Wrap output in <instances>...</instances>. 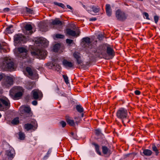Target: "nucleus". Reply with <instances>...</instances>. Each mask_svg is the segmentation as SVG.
<instances>
[{
    "label": "nucleus",
    "mask_w": 160,
    "mask_h": 160,
    "mask_svg": "<svg viewBox=\"0 0 160 160\" xmlns=\"http://www.w3.org/2000/svg\"><path fill=\"white\" fill-rule=\"evenodd\" d=\"M2 67L8 70H12L14 69V63L10 58H5L3 62Z\"/></svg>",
    "instance_id": "nucleus-2"
},
{
    "label": "nucleus",
    "mask_w": 160,
    "mask_h": 160,
    "mask_svg": "<svg viewBox=\"0 0 160 160\" xmlns=\"http://www.w3.org/2000/svg\"><path fill=\"white\" fill-rule=\"evenodd\" d=\"M63 66L67 69L73 68L74 67V64L73 62L64 59L62 62Z\"/></svg>",
    "instance_id": "nucleus-13"
},
{
    "label": "nucleus",
    "mask_w": 160,
    "mask_h": 160,
    "mask_svg": "<svg viewBox=\"0 0 160 160\" xmlns=\"http://www.w3.org/2000/svg\"><path fill=\"white\" fill-rule=\"evenodd\" d=\"M47 66H50L51 67H53L55 65L53 63L51 62H48L47 64Z\"/></svg>",
    "instance_id": "nucleus-50"
},
{
    "label": "nucleus",
    "mask_w": 160,
    "mask_h": 160,
    "mask_svg": "<svg viewBox=\"0 0 160 160\" xmlns=\"http://www.w3.org/2000/svg\"><path fill=\"white\" fill-rule=\"evenodd\" d=\"M106 48V44H102L97 47L96 49L93 50V51L96 56L100 57L101 55H104L105 54Z\"/></svg>",
    "instance_id": "nucleus-4"
},
{
    "label": "nucleus",
    "mask_w": 160,
    "mask_h": 160,
    "mask_svg": "<svg viewBox=\"0 0 160 160\" xmlns=\"http://www.w3.org/2000/svg\"><path fill=\"white\" fill-rule=\"evenodd\" d=\"M97 19L95 18H90L89 19L90 21H95Z\"/></svg>",
    "instance_id": "nucleus-53"
},
{
    "label": "nucleus",
    "mask_w": 160,
    "mask_h": 160,
    "mask_svg": "<svg viewBox=\"0 0 160 160\" xmlns=\"http://www.w3.org/2000/svg\"><path fill=\"white\" fill-rule=\"evenodd\" d=\"M3 77L2 75L0 74V81L2 78Z\"/></svg>",
    "instance_id": "nucleus-56"
},
{
    "label": "nucleus",
    "mask_w": 160,
    "mask_h": 160,
    "mask_svg": "<svg viewBox=\"0 0 160 160\" xmlns=\"http://www.w3.org/2000/svg\"><path fill=\"white\" fill-rule=\"evenodd\" d=\"M81 113V116L82 117H83L84 116V113H83V112L82 113Z\"/></svg>",
    "instance_id": "nucleus-57"
},
{
    "label": "nucleus",
    "mask_w": 160,
    "mask_h": 160,
    "mask_svg": "<svg viewBox=\"0 0 160 160\" xmlns=\"http://www.w3.org/2000/svg\"><path fill=\"white\" fill-rule=\"evenodd\" d=\"M116 16L118 20L121 21L124 20L127 18L125 13L119 9L116 11Z\"/></svg>",
    "instance_id": "nucleus-10"
},
{
    "label": "nucleus",
    "mask_w": 160,
    "mask_h": 160,
    "mask_svg": "<svg viewBox=\"0 0 160 160\" xmlns=\"http://www.w3.org/2000/svg\"><path fill=\"white\" fill-rule=\"evenodd\" d=\"M24 113L25 115L26 116V117H29L31 115V108L28 107H24L23 109Z\"/></svg>",
    "instance_id": "nucleus-20"
},
{
    "label": "nucleus",
    "mask_w": 160,
    "mask_h": 160,
    "mask_svg": "<svg viewBox=\"0 0 160 160\" xmlns=\"http://www.w3.org/2000/svg\"><path fill=\"white\" fill-rule=\"evenodd\" d=\"M60 47V45L59 43L55 44L53 47V50L54 52H58Z\"/></svg>",
    "instance_id": "nucleus-30"
},
{
    "label": "nucleus",
    "mask_w": 160,
    "mask_h": 160,
    "mask_svg": "<svg viewBox=\"0 0 160 160\" xmlns=\"http://www.w3.org/2000/svg\"><path fill=\"white\" fill-rule=\"evenodd\" d=\"M37 44H40L43 47H47L48 44V42L45 38L42 37L38 38L35 41Z\"/></svg>",
    "instance_id": "nucleus-11"
},
{
    "label": "nucleus",
    "mask_w": 160,
    "mask_h": 160,
    "mask_svg": "<svg viewBox=\"0 0 160 160\" xmlns=\"http://www.w3.org/2000/svg\"><path fill=\"white\" fill-rule=\"evenodd\" d=\"M76 108L77 111L80 113H82L84 111V109L81 105H77Z\"/></svg>",
    "instance_id": "nucleus-27"
},
{
    "label": "nucleus",
    "mask_w": 160,
    "mask_h": 160,
    "mask_svg": "<svg viewBox=\"0 0 160 160\" xmlns=\"http://www.w3.org/2000/svg\"><path fill=\"white\" fill-rule=\"evenodd\" d=\"M11 123L13 125H17L19 123V118L17 117L14 118L12 119L11 121Z\"/></svg>",
    "instance_id": "nucleus-29"
},
{
    "label": "nucleus",
    "mask_w": 160,
    "mask_h": 160,
    "mask_svg": "<svg viewBox=\"0 0 160 160\" xmlns=\"http://www.w3.org/2000/svg\"><path fill=\"white\" fill-rule=\"evenodd\" d=\"M19 136L18 138L21 140H23L25 138V135L24 133L20 131L18 133Z\"/></svg>",
    "instance_id": "nucleus-28"
},
{
    "label": "nucleus",
    "mask_w": 160,
    "mask_h": 160,
    "mask_svg": "<svg viewBox=\"0 0 160 160\" xmlns=\"http://www.w3.org/2000/svg\"><path fill=\"white\" fill-rule=\"evenodd\" d=\"M18 51L20 52L19 56L21 58L27 59L28 57L27 55L28 50L26 48L23 47H20L18 48Z\"/></svg>",
    "instance_id": "nucleus-9"
},
{
    "label": "nucleus",
    "mask_w": 160,
    "mask_h": 160,
    "mask_svg": "<svg viewBox=\"0 0 160 160\" xmlns=\"http://www.w3.org/2000/svg\"><path fill=\"white\" fill-rule=\"evenodd\" d=\"M73 56L76 59L77 64H80L82 63V61L81 59V54L80 53L77 52H75L73 54Z\"/></svg>",
    "instance_id": "nucleus-15"
},
{
    "label": "nucleus",
    "mask_w": 160,
    "mask_h": 160,
    "mask_svg": "<svg viewBox=\"0 0 160 160\" xmlns=\"http://www.w3.org/2000/svg\"><path fill=\"white\" fill-rule=\"evenodd\" d=\"M57 90H58V89H58V88H57Z\"/></svg>",
    "instance_id": "nucleus-62"
},
{
    "label": "nucleus",
    "mask_w": 160,
    "mask_h": 160,
    "mask_svg": "<svg viewBox=\"0 0 160 160\" xmlns=\"http://www.w3.org/2000/svg\"><path fill=\"white\" fill-rule=\"evenodd\" d=\"M24 61H25V62H28V60L25 61V60Z\"/></svg>",
    "instance_id": "nucleus-60"
},
{
    "label": "nucleus",
    "mask_w": 160,
    "mask_h": 160,
    "mask_svg": "<svg viewBox=\"0 0 160 160\" xmlns=\"http://www.w3.org/2000/svg\"><path fill=\"white\" fill-rule=\"evenodd\" d=\"M32 104L34 105H36L38 104V102L36 100H34L32 102Z\"/></svg>",
    "instance_id": "nucleus-52"
},
{
    "label": "nucleus",
    "mask_w": 160,
    "mask_h": 160,
    "mask_svg": "<svg viewBox=\"0 0 160 160\" xmlns=\"http://www.w3.org/2000/svg\"><path fill=\"white\" fill-rule=\"evenodd\" d=\"M64 35L62 34H57L56 35V37L58 38H64Z\"/></svg>",
    "instance_id": "nucleus-41"
},
{
    "label": "nucleus",
    "mask_w": 160,
    "mask_h": 160,
    "mask_svg": "<svg viewBox=\"0 0 160 160\" xmlns=\"http://www.w3.org/2000/svg\"><path fill=\"white\" fill-rule=\"evenodd\" d=\"M70 134L71 135V136H72L74 138H76L75 137V134L73 132H71V133Z\"/></svg>",
    "instance_id": "nucleus-54"
},
{
    "label": "nucleus",
    "mask_w": 160,
    "mask_h": 160,
    "mask_svg": "<svg viewBox=\"0 0 160 160\" xmlns=\"http://www.w3.org/2000/svg\"><path fill=\"white\" fill-rule=\"evenodd\" d=\"M2 103L5 106L7 107L8 108H9L10 103L8 99L5 98L0 99V108L2 107Z\"/></svg>",
    "instance_id": "nucleus-17"
},
{
    "label": "nucleus",
    "mask_w": 160,
    "mask_h": 160,
    "mask_svg": "<svg viewBox=\"0 0 160 160\" xmlns=\"http://www.w3.org/2000/svg\"><path fill=\"white\" fill-rule=\"evenodd\" d=\"M51 149H49L46 155L44 157V159H45L47 158L49 155L51 154Z\"/></svg>",
    "instance_id": "nucleus-40"
},
{
    "label": "nucleus",
    "mask_w": 160,
    "mask_h": 160,
    "mask_svg": "<svg viewBox=\"0 0 160 160\" xmlns=\"http://www.w3.org/2000/svg\"><path fill=\"white\" fill-rule=\"evenodd\" d=\"M54 3L55 5H57L59 7H60L63 8H65V6L64 5L61 3H58L57 2H54Z\"/></svg>",
    "instance_id": "nucleus-36"
},
{
    "label": "nucleus",
    "mask_w": 160,
    "mask_h": 160,
    "mask_svg": "<svg viewBox=\"0 0 160 160\" xmlns=\"http://www.w3.org/2000/svg\"><path fill=\"white\" fill-rule=\"evenodd\" d=\"M15 154L14 149L12 148H10L6 150L4 156H2V160H12L14 157Z\"/></svg>",
    "instance_id": "nucleus-3"
},
{
    "label": "nucleus",
    "mask_w": 160,
    "mask_h": 160,
    "mask_svg": "<svg viewBox=\"0 0 160 160\" xmlns=\"http://www.w3.org/2000/svg\"><path fill=\"white\" fill-rule=\"evenodd\" d=\"M152 150L155 152V155L156 156L158 155L159 153L158 150L154 144H152Z\"/></svg>",
    "instance_id": "nucleus-31"
},
{
    "label": "nucleus",
    "mask_w": 160,
    "mask_h": 160,
    "mask_svg": "<svg viewBox=\"0 0 160 160\" xmlns=\"http://www.w3.org/2000/svg\"><path fill=\"white\" fill-rule=\"evenodd\" d=\"M67 7L68 8L71 10H72V8L69 5H67Z\"/></svg>",
    "instance_id": "nucleus-55"
},
{
    "label": "nucleus",
    "mask_w": 160,
    "mask_h": 160,
    "mask_svg": "<svg viewBox=\"0 0 160 160\" xmlns=\"http://www.w3.org/2000/svg\"><path fill=\"white\" fill-rule=\"evenodd\" d=\"M2 48V45L1 44V43H0V49H1Z\"/></svg>",
    "instance_id": "nucleus-58"
},
{
    "label": "nucleus",
    "mask_w": 160,
    "mask_h": 160,
    "mask_svg": "<svg viewBox=\"0 0 160 160\" xmlns=\"http://www.w3.org/2000/svg\"><path fill=\"white\" fill-rule=\"evenodd\" d=\"M60 123L62 125V127L64 128L66 126V124L65 122L62 121L60 122Z\"/></svg>",
    "instance_id": "nucleus-45"
},
{
    "label": "nucleus",
    "mask_w": 160,
    "mask_h": 160,
    "mask_svg": "<svg viewBox=\"0 0 160 160\" xmlns=\"http://www.w3.org/2000/svg\"><path fill=\"white\" fill-rule=\"evenodd\" d=\"M26 70L29 75L31 76H32L33 74V72L32 69L30 67H27L26 68Z\"/></svg>",
    "instance_id": "nucleus-34"
},
{
    "label": "nucleus",
    "mask_w": 160,
    "mask_h": 160,
    "mask_svg": "<svg viewBox=\"0 0 160 160\" xmlns=\"http://www.w3.org/2000/svg\"><path fill=\"white\" fill-rule=\"evenodd\" d=\"M92 144L94 146L95 151L99 155H101L102 153L100 151L99 145L94 142L92 143Z\"/></svg>",
    "instance_id": "nucleus-25"
},
{
    "label": "nucleus",
    "mask_w": 160,
    "mask_h": 160,
    "mask_svg": "<svg viewBox=\"0 0 160 160\" xmlns=\"http://www.w3.org/2000/svg\"><path fill=\"white\" fill-rule=\"evenodd\" d=\"M134 93L136 95H139L141 93L138 90H136L135 91H134Z\"/></svg>",
    "instance_id": "nucleus-51"
},
{
    "label": "nucleus",
    "mask_w": 160,
    "mask_h": 160,
    "mask_svg": "<svg viewBox=\"0 0 160 160\" xmlns=\"http://www.w3.org/2000/svg\"><path fill=\"white\" fill-rule=\"evenodd\" d=\"M73 40L69 39H67L66 40V42L68 44H71L73 43Z\"/></svg>",
    "instance_id": "nucleus-43"
},
{
    "label": "nucleus",
    "mask_w": 160,
    "mask_h": 160,
    "mask_svg": "<svg viewBox=\"0 0 160 160\" xmlns=\"http://www.w3.org/2000/svg\"><path fill=\"white\" fill-rule=\"evenodd\" d=\"M66 119L67 123L70 126H75V123L73 119H71V118L69 117L68 116H66Z\"/></svg>",
    "instance_id": "nucleus-21"
},
{
    "label": "nucleus",
    "mask_w": 160,
    "mask_h": 160,
    "mask_svg": "<svg viewBox=\"0 0 160 160\" xmlns=\"http://www.w3.org/2000/svg\"><path fill=\"white\" fill-rule=\"evenodd\" d=\"M127 110L123 108H121L118 110L116 113L117 117L120 119L123 124L125 126V122L128 123L130 122L128 115Z\"/></svg>",
    "instance_id": "nucleus-1"
},
{
    "label": "nucleus",
    "mask_w": 160,
    "mask_h": 160,
    "mask_svg": "<svg viewBox=\"0 0 160 160\" xmlns=\"http://www.w3.org/2000/svg\"><path fill=\"white\" fill-rule=\"evenodd\" d=\"M37 125H33L31 124L27 123L24 125V128L27 131H28L31 129H36L37 127Z\"/></svg>",
    "instance_id": "nucleus-19"
},
{
    "label": "nucleus",
    "mask_w": 160,
    "mask_h": 160,
    "mask_svg": "<svg viewBox=\"0 0 160 160\" xmlns=\"http://www.w3.org/2000/svg\"><path fill=\"white\" fill-rule=\"evenodd\" d=\"M102 152L104 155H108L110 156L112 153L110 149L106 146H102Z\"/></svg>",
    "instance_id": "nucleus-18"
},
{
    "label": "nucleus",
    "mask_w": 160,
    "mask_h": 160,
    "mask_svg": "<svg viewBox=\"0 0 160 160\" xmlns=\"http://www.w3.org/2000/svg\"><path fill=\"white\" fill-rule=\"evenodd\" d=\"M106 50L107 54L109 56L112 57V58L115 55L114 51L109 45H106Z\"/></svg>",
    "instance_id": "nucleus-16"
},
{
    "label": "nucleus",
    "mask_w": 160,
    "mask_h": 160,
    "mask_svg": "<svg viewBox=\"0 0 160 160\" xmlns=\"http://www.w3.org/2000/svg\"><path fill=\"white\" fill-rule=\"evenodd\" d=\"M62 95L63 96H65V95H63V94H62Z\"/></svg>",
    "instance_id": "nucleus-61"
},
{
    "label": "nucleus",
    "mask_w": 160,
    "mask_h": 160,
    "mask_svg": "<svg viewBox=\"0 0 160 160\" xmlns=\"http://www.w3.org/2000/svg\"><path fill=\"white\" fill-rule=\"evenodd\" d=\"M26 10L29 13L32 14L33 12V11L32 9L28 8H26Z\"/></svg>",
    "instance_id": "nucleus-47"
},
{
    "label": "nucleus",
    "mask_w": 160,
    "mask_h": 160,
    "mask_svg": "<svg viewBox=\"0 0 160 160\" xmlns=\"http://www.w3.org/2000/svg\"><path fill=\"white\" fill-rule=\"evenodd\" d=\"M24 28L25 30L23 32L26 34L31 35L33 33L32 30V28L31 24H26Z\"/></svg>",
    "instance_id": "nucleus-14"
},
{
    "label": "nucleus",
    "mask_w": 160,
    "mask_h": 160,
    "mask_svg": "<svg viewBox=\"0 0 160 160\" xmlns=\"http://www.w3.org/2000/svg\"><path fill=\"white\" fill-rule=\"evenodd\" d=\"M91 9L92 11L95 13L98 12L100 11V8L96 6H92L91 7Z\"/></svg>",
    "instance_id": "nucleus-32"
},
{
    "label": "nucleus",
    "mask_w": 160,
    "mask_h": 160,
    "mask_svg": "<svg viewBox=\"0 0 160 160\" xmlns=\"http://www.w3.org/2000/svg\"><path fill=\"white\" fill-rule=\"evenodd\" d=\"M95 133L96 135H100L101 133V131L99 129H97L95 130Z\"/></svg>",
    "instance_id": "nucleus-44"
},
{
    "label": "nucleus",
    "mask_w": 160,
    "mask_h": 160,
    "mask_svg": "<svg viewBox=\"0 0 160 160\" xmlns=\"http://www.w3.org/2000/svg\"><path fill=\"white\" fill-rule=\"evenodd\" d=\"M154 20L156 23H157L159 19V17L157 16H155L154 17Z\"/></svg>",
    "instance_id": "nucleus-46"
},
{
    "label": "nucleus",
    "mask_w": 160,
    "mask_h": 160,
    "mask_svg": "<svg viewBox=\"0 0 160 160\" xmlns=\"http://www.w3.org/2000/svg\"><path fill=\"white\" fill-rule=\"evenodd\" d=\"M62 77L64 79L65 82L66 84L69 83L68 78V77L66 75H62Z\"/></svg>",
    "instance_id": "nucleus-38"
},
{
    "label": "nucleus",
    "mask_w": 160,
    "mask_h": 160,
    "mask_svg": "<svg viewBox=\"0 0 160 160\" xmlns=\"http://www.w3.org/2000/svg\"><path fill=\"white\" fill-rule=\"evenodd\" d=\"M14 88L16 90H20V91L16 93L14 95L10 92L9 94L13 99H18L22 95V92L21 91L22 90V88L19 86H17Z\"/></svg>",
    "instance_id": "nucleus-7"
},
{
    "label": "nucleus",
    "mask_w": 160,
    "mask_h": 160,
    "mask_svg": "<svg viewBox=\"0 0 160 160\" xmlns=\"http://www.w3.org/2000/svg\"><path fill=\"white\" fill-rule=\"evenodd\" d=\"M13 27V25H10V26H9L8 27H7V28H6V32L9 33L10 34L12 33V31H11L10 30V29Z\"/></svg>",
    "instance_id": "nucleus-35"
},
{
    "label": "nucleus",
    "mask_w": 160,
    "mask_h": 160,
    "mask_svg": "<svg viewBox=\"0 0 160 160\" xmlns=\"http://www.w3.org/2000/svg\"><path fill=\"white\" fill-rule=\"evenodd\" d=\"M143 153L145 156H150L152 154V152L150 150L145 149L143 150Z\"/></svg>",
    "instance_id": "nucleus-26"
},
{
    "label": "nucleus",
    "mask_w": 160,
    "mask_h": 160,
    "mask_svg": "<svg viewBox=\"0 0 160 160\" xmlns=\"http://www.w3.org/2000/svg\"><path fill=\"white\" fill-rule=\"evenodd\" d=\"M47 51L43 49H38L31 52L33 56H37L41 59H44L47 55Z\"/></svg>",
    "instance_id": "nucleus-5"
},
{
    "label": "nucleus",
    "mask_w": 160,
    "mask_h": 160,
    "mask_svg": "<svg viewBox=\"0 0 160 160\" xmlns=\"http://www.w3.org/2000/svg\"><path fill=\"white\" fill-rule=\"evenodd\" d=\"M33 86V85L32 83L29 82L28 84L27 85V88L28 90H31Z\"/></svg>",
    "instance_id": "nucleus-37"
},
{
    "label": "nucleus",
    "mask_w": 160,
    "mask_h": 160,
    "mask_svg": "<svg viewBox=\"0 0 160 160\" xmlns=\"http://www.w3.org/2000/svg\"><path fill=\"white\" fill-rule=\"evenodd\" d=\"M83 43H90L91 42L90 38L87 37L85 38H83Z\"/></svg>",
    "instance_id": "nucleus-33"
},
{
    "label": "nucleus",
    "mask_w": 160,
    "mask_h": 160,
    "mask_svg": "<svg viewBox=\"0 0 160 160\" xmlns=\"http://www.w3.org/2000/svg\"><path fill=\"white\" fill-rule=\"evenodd\" d=\"M32 97L35 99H37L38 98L39 95H40V92L36 90H33L32 91Z\"/></svg>",
    "instance_id": "nucleus-22"
},
{
    "label": "nucleus",
    "mask_w": 160,
    "mask_h": 160,
    "mask_svg": "<svg viewBox=\"0 0 160 160\" xmlns=\"http://www.w3.org/2000/svg\"><path fill=\"white\" fill-rule=\"evenodd\" d=\"M14 42L17 43H25L27 41L26 38L22 34L15 35L14 37Z\"/></svg>",
    "instance_id": "nucleus-8"
},
{
    "label": "nucleus",
    "mask_w": 160,
    "mask_h": 160,
    "mask_svg": "<svg viewBox=\"0 0 160 160\" xmlns=\"http://www.w3.org/2000/svg\"><path fill=\"white\" fill-rule=\"evenodd\" d=\"M66 35H68L72 37H77L79 36L80 32L79 29L76 32L70 28H67L66 30Z\"/></svg>",
    "instance_id": "nucleus-12"
},
{
    "label": "nucleus",
    "mask_w": 160,
    "mask_h": 160,
    "mask_svg": "<svg viewBox=\"0 0 160 160\" xmlns=\"http://www.w3.org/2000/svg\"><path fill=\"white\" fill-rule=\"evenodd\" d=\"M106 11L107 15L110 16L112 14V10L110 5L109 4H107L106 6Z\"/></svg>",
    "instance_id": "nucleus-24"
},
{
    "label": "nucleus",
    "mask_w": 160,
    "mask_h": 160,
    "mask_svg": "<svg viewBox=\"0 0 160 160\" xmlns=\"http://www.w3.org/2000/svg\"><path fill=\"white\" fill-rule=\"evenodd\" d=\"M51 24L53 25H58L61 26L62 25V22L58 18H56L54 20H52Z\"/></svg>",
    "instance_id": "nucleus-23"
},
{
    "label": "nucleus",
    "mask_w": 160,
    "mask_h": 160,
    "mask_svg": "<svg viewBox=\"0 0 160 160\" xmlns=\"http://www.w3.org/2000/svg\"><path fill=\"white\" fill-rule=\"evenodd\" d=\"M104 36L102 34H100L98 35V38L99 40H102L104 38Z\"/></svg>",
    "instance_id": "nucleus-42"
},
{
    "label": "nucleus",
    "mask_w": 160,
    "mask_h": 160,
    "mask_svg": "<svg viewBox=\"0 0 160 160\" xmlns=\"http://www.w3.org/2000/svg\"><path fill=\"white\" fill-rule=\"evenodd\" d=\"M10 9L9 8H4L3 10H1L0 9V13H4L9 11Z\"/></svg>",
    "instance_id": "nucleus-39"
},
{
    "label": "nucleus",
    "mask_w": 160,
    "mask_h": 160,
    "mask_svg": "<svg viewBox=\"0 0 160 160\" xmlns=\"http://www.w3.org/2000/svg\"><path fill=\"white\" fill-rule=\"evenodd\" d=\"M143 15L146 17V19L148 20H150L149 18V15L148 13L144 12L143 13Z\"/></svg>",
    "instance_id": "nucleus-49"
},
{
    "label": "nucleus",
    "mask_w": 160,
    "mask_h": 160,
    "mask_svg": "<svg viewBox=\"0 0 160 160\" xmlns=\"http://www.w3.org/2000/svg\"><path fill=\"white\" fill-rule=\"evenodd\" d=\"M13 78L8 76H6L2 82L3 87L5 88H8L13 84Z\"/></svg>",
    "instance_id": "nucleus-6"
},
{
    "label": "nucleus",
    "mask_w": 160,
    "mask_h": 160,
    "mask_svg": "<svg viewBox=\"0 0 160 160\" xmlns=\"http://www.w3.org/2000/svg\"><path fill=\"white\" fill-rule=\"evenodd\" d=\"M87 10L89 12H91V11H89V10Z\"/></svg>",
    "instance_id": "nucleus-59"
},
{
    "label": "nucleus",
    "mask_w": 160,
    "mask_h": 160,
    "mask_svg": "<svg viewBox=\"0 0 160 160\" xmlns=\"http://www.w3.org/2000/svg\"><path fill=\"white\" fill-rule=\"evenodd\" d=\"M91 45V43H83V46L85 48H89L90 46Z\"/></svg>",
    "instance_id": "nucleus-48"
}]
</instances>
